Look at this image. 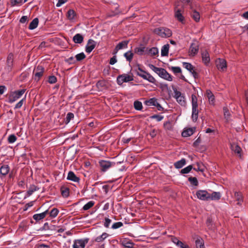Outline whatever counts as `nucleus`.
<instances>
[{"label": "nucleus", "instance_id": "c756f323", "mask_svg": "<svg viewBox=\"0 0 248 248\" xmlns=\"http://www.w3.org/2000/svg\"><path fill=\"white\" fill-rule=\"evenodd\" d=\"M169 46V44H166L162 47L161 51V55L162 56H167L168 55Z\"/></svg>", "mask_w": 248, "mask_h": 248}, {"label": "nucleus", "instance_id": "de8ad7c7", "mask_svg": "<svg viewBox=\"0 0 248 248\" xmlns=\"http://www.w3.org/2000/svg\"><path fill=\"white\" fill-rule=\"evenodd\" d=\"M134 107L135 109L137 110H140L142 108V103L138 101H136L134 103Z\"/></svg>", "mask_w": 248, "mask_h": 248}, {"label": "nucleus", "instance_id": "5fc2aeb1", "mask_svg": "<svg viewBox=\"0 0 248 248\" xmlns=\"http://www.w3.org/2000/svg\"><path fill=\"white\" fill-rule=\"evenodd\" d=\"M123 226V223L122 222H117L113 223L111 226L113 229H118Z\"/></svg>", "mask_w": 248, "mask_h": 248}, {"label": "nucleus", "instance_id": "603ef678", "mask_svg": "<svg viewBox=\"0 0 248 248\" xmlns=\"http://www.w3.org/2000/svg\"><path fill=\"white\" fill-rule=\"evenodd\" d=\"M170 68L175 74L180 73L182 72L181 68L178 66H171Z\"/></svg>", "mask_w": 248, "mask_h": 248}, {"label": "nucleus", "instance_id": "052dcab7", "mask_svg": "<svg viewBox=\"0 0 248 248\" xmlns=\"http://www.w3.org/2000/svg\"><path fill=\"white\" fill-rule=\"evenodd\" d=\"M223 111H224V115L225 118L227 120H228L229 119L230 116V113L229 110L227 109V108L224 107L223 108Z\"/></svg>", "mask_w": 248, "mask_h": 248}, {"label": "nucleus", "instance_id": "f03ea898", "mask_svg": "<svg viewBox=\"0 0 248 248\" xmlns=\"http://www.w3.org/2000/svg\"><path fill=\"white\" fill-rule=\"evenodd\" d=\"M25 92V89L11 92L8 98V102L13 103L19 99Z\"/></svg>", "mask_w": 248, "mask_h": 248}, {"label": "nucleus", "instance_id": "338daca9", "mask_svg": "<svg viewBox=\"0 0 248 248\" xmlns=\"http://www.w3.org/2000/svg\"><path fill=\"white\" fill-rule=\"evenodd\" d=\"M62 194L64 197H67L69 196V189L66 188L62 191Z\"/></svg>", "mask_w": 248, "mask_h": 248}, {"label": "nucleus", "instance_id": "72a5a7b5", "mask_svg": "<svg viewBox=\"0 0 248 248\" xmlns=\"http://www.w3.org/2000/svg\"><path fill=\"white\" fill-rule=\"evenodd\" d=\"M183 66L185 68H186L190 73H192V72H193L194 67L190 63L186 62H183Z\"/></svg>", "mask_w": 248, "mask_h": 248}, {"label": "nucleus", "instance_id": "3c124183", "mask_svg": "<svg viewBox=\"0 0 248 248\" xmlns=\"http://www.w3.org/2000/svg\"><path fill=\"white\" fill-rule=\"evenodd\" d=\"M188 181L193 185L197 186L198 185V181L196 177H190L188 179Z\"/></svg>", "mask_w": 248, "mask_h": 248}, {"label": "nucleus", "instance_id": "ea45409f", "mask_svg": "<svg viewBox=\"0 0 248 248\" xmlns=\"http://www.w3.org/2000/svg\"><path fill=\"white\" fill-rule=\"evenodd\" d=\"M124 56L127 61L130 62L132 60L133 54L131 51H128L124 54Z\"/></svg>", "mask_w": 248, "mask_h": 248}, {"label": "nucleus", "instance_id": "4c0bfd02", "mask_svg": "<svg viewBox=\"0 0 248 248\" xmlns=\"http://www.w3.org/2000/svg\"><path fill=\"white\" fill-rule=\"evenodd\" d=\"M10 2L13 7L20 6L24 3L23 0H11Z\"/></svg>", "mask_w": 248, "mask_h": 248}, {"label": "nucleus", "instance_id": "f8f14e48", "mask_svg": "<svg viewBox=\"0 0 248 248\" xmlns=\"http://www.w3.org/2000/svg\"><path fill=\"white\" fill-rule=\"evenodd\" d=\"M96 42L92 39L88 40L85 47V51L87 53H90L95 48Z\"/></svg>", "mask_w": 248, "mask_h": 248}, {"label": "nucleus", "instance_id": "4468645a", "mask_svg": "<svg viewBox=\"0 0 248 248\" xmlns=\"http://www.w3.org/2000/svg\"><path fill=\"white\" fill-rule=\"evenodd\" d=\"M121 245L126 248H133L134 243L128 239H124L120 241Z\"/></svg>", "mask_w": 248, "mask_h": 248}, {"label": "nucleus", "instance_id": "37998d69", "mask_svg": "<svg viewBox=\"0 0 248 248\" xmlns=\"http://www.w3.org/2000/svg\"><path fill=\"white\" fill-rule=\"evenodd\" d=\"M232 150L235 153L240 154L241 151V148L237 145L233 144L231 146Z\"/></svg>", "mask_w": 248, "mask_h": 248}, {"label": "nucleus", "instance_id": "f257e3e1", "mask_svg": "<svg viewBox=\"0 0 248 248\" xmlns=\"http://www.w3.org/2000/svg\"><path fill=\"white\" fill-rule=\"evenodd\" d=\"M149 67L161 78L170 81L172 80V76L165 69L157 67L153 64H150Z\"/></svg>", "mask_w": 248, "mask_h": 248}, {"label": "nucleus", "instance_id": "393cba45", "mask_svg": "<svg viewBox=\"0 0 248 248\" xmlns=\"http://www.w3.org/2000/svg\"><path fill=\"white\" fill-rule=\"evenodd\" d=\"M221 193L219 192H213L212 194L209 193V200L214 201L218 200L221 197Z\"/></svg>", "mask_w": 248, "mask_h": 248}, {"label": "nucleus", "instance_id": "774afa93", "mask_svg": "<svg viewBox=\"0 0 248 248\" xmlns=\"http://www.w3.org/2000/svg\"><path fill=\"white\" fill-rule=\"evenodd\" d=\"M67 0H58V2L56 4V6L59 7L61 6L63 4L65 3Z\"/></svg>", "mask_w": 248, "mask_h": 248}, {"label": "nucleus", "instance_id": "864d4df0", "mask_svg": "<svg viewBox=\"0 0 248 248\" xmlns=\"http://www.w3.org/2000/svg\"><path fill=\"white\" fill-rule=\"evenodd\" d=\"M86 56L83 52L80 53L76 55L75 57L77 61H80L85 58Z\"/></svg>", "mask_w": 248, "mask_h": 248}, {"label": "nucleus", "instance_id": "8fccbe9b", "mask_svg": "<svg viewBox=\"0 0 248 248\" xmlns=\"http://www.w3.org/2000/svg\"><path fill=\"white\" fill-rule=\"evenodd\" d=\"M150 118L151 119H155L157 122H160L163 119L164 116L160 115H153L151 116Z\"/></svg>", "mask_w": 248, "mask_h": 248}, {"label": "nucleus", "instance_id": "412c9836", "mask_svg": "<svg viewBox=\"0 0 248 248\" xmlns=\"http://www.w3.org/2000/svg\"><path fill=\"white\" fill-rule=\"evenodd\" d=\"M109 236V235L107 232H103L102 234L94 238V241L98 243L102 242Z\"/></svg>", "mask_w": 248, "mask_h": 248}, {"label": "nucleus", "instance_id": "2f4dec72", "mask_svg": "<svg viewBox=\"0 0 248 248\" xmlns=\"http://www.w3.org/2000/svg\"><path fill=\"white\" fill-rule=\"evenodd\" d=\"M206 94L210 104H214L215 97L212 92L210 90H207L206 91Z\"/></svg>", "mask_w": 248, "mask_h": 248}, {"label": "nucleus", "instance_id": "6ab92c4d", "mask_svg": "<svg viewBox=\"0 0 248 248\" xmlns=\"http://www.w3.org/2000/svg\"><path fill=\"white\" fill-rule=\"evenodd\" d=\"M146 48L147 47L140 46L136 47L134 49V51L135 53L139 55H142L147 54Z\"/></svg>", "mask_w": 248, "mask_h": 248}, {"label": "nucleus", "instance_id": "423d86ee", "mask_svg": "<svg viewBox=\"0 0 248 248\" xmlns=\"http://www.w3.org/2000/svg\"><path fill=\"white\" fill-rule=\"evenodd\" d=\"M133 80V77L129 75L123 74L118 76L117 82L119 85H122L124 82H128Z\"/></svg>", "mask_w": 248, "mask_h": 248}, {"label": "nucleus", "instance_id": "69168bd1", "mask_svg": "<svg viewBox=\"0 0 248 248\" xmlns=\"http://www.w3.org/2000/svg\"><path fill=\"white\" fill-rule=\"evenodd\" d=\"M117 62L116 56H113L112 57H111L110 59L109 63L111 65H113L115 63H116Z\"/></svg>", "mask_w": 248, "mask_h": 248}, {"label": "nucleus", "instance_id": "473e14b6", "mask_svg": "<svg viewBox=\"0 0 248 248\" xmlns=\"http://www.w3.org/2000/svg\"><path fill=\"white\" fill-rule=\"evenodd\" d=\"M191 16L192 18L196 21L199 22L200 19V15L199 12L195 10H193L191 13Z\"/></svg>", "mask_w": 248, "mask_h": 248}, {"label": "nucleus", "instance_id": "20e7f679", "mask_svg": "<svg viewBox=\"0 0 248 248\" xmlns=\"http://www.w3.org/2000/svg\"><path fill=\"white\" fill-rule=\"evenodd\" d=\"M154 31L161 37H169L172 35L171 31L166 28H158L155 29Z\"/></svg>", "mask_w": 248, "mask_h": 248}, {"label": "nucleus", "instance_id": "39448f33", "mask_svg": "<svg viewBox=\"0 0 248 248\" xmlns=\"http://www.w3.org/2000/svg\"><path fill=\"white\" fill-rule=\"evenodd\" d=\"M89 239L84 238L74 241L73 248H85V245L89 242Z\"/></svg>", "mask_w": 248, "mask_h": 248}, {"label": "nucleus", "instance_id": "ddd939ff", "mask_svg": "<svg viewBox=\"0 0 248 248\" xmlns=\"http://www.w3.org/2000/svg\"><path fill=\"white\" fill-rule=\"evenodd\" d=\"M171 241L179 248H191L188 245L179 240L176 237H173Z\"/></svg>", "mask_w": 248, "mask_h": 248}, {"label": "nucleus", "instance_id": "79ce46f5", "mask_svg": "<svg viewBox=\"0 0 248 248\" xmlns=\"http://www.w3.org/2000/svg\"><path fill=\"white\" fill-rule=\"evenodd\" d=\"M44 218V214L42 213L34 214L33 216V218L36 221H40Z\"/></svg>", "mask_w": 248, "mask_h": 248}, {"label": "nucleus", "instance_id": "7ed1b4c3", "mask_svg": "<svg viewBox=\"0 0 248 248\" xmlns=\"http://www.w3.org/2000/svg\"><path fill=\"white\" fill-rule=\"evenodd\" d=\"M192 111L191 117L194 122L197 121L198 117L199 111L198 109L197 98L195 95H192Z\"/></svg>", "mask_w": 248, "mask_h": 248}, {"label": "nucleus", "instance_id": "9b49d317", "mask_svg": "<svg viewBox=\"0 0 248 248\" xmlns=\"http://www.w3.org/2000/svg\"><path fill=\"white\" fill-rule=\"evenodd\" d=\"M199 46L198 42H194L191 44L189 49L190 56H194L198 52Z\"/></svg>", "mask_w": 248, "mask_h": 248}, {"label": "nucleus", "instance_id": "7c9ffc66", "mask_svg": "<svg viewBox=\"0 0 248 248\" xmlns=\"http://www.w3.org/2000/svg\"><path fill=\"white\" fill-rule=\"evenodd\" d=\"M194 130L193 128H188L183 131L182 135L183 137H187L192 135L194 133Z\"/></svg>", "mask_w": 248, "mask_h": 248}, {"label": "nucleus", "instance_id": "f704fd0d", "mask_svg": "<svg viewBox=\"0 0 248 248\" xmlns=\"http://www.w3.org/2000/svg\"><path fill=\"white\" fill-rule=\"evenodd\" d=\"M158 102L156 98L153 97L150 99L149 100L145 101V104L147 106H155L157 104Z\"/></svg>", "mask_w": 248, "mask_h": 248}, {"label": "nucleus", "instance_id": "e2e57ef3", "mask_svg": "<svg viewBox=\"0 0 248 248\" xmlns=\"http://www.w3.org/2000/svg\"><path fill=\"white\" fill-rule=\"evenodd\" d=\"M36 188L35 186H33L32 187L29 188V189L27 191V193L29 196L31 195L34 192L36 191Z\"/></svg>", "mask_w": 248, "mask_h": 248}, {"label": "nucleus", "instance_id": "5701e85b", "mask_svg": "<svg viewBox=\"0 0 248 248\" xmlns=\"http://www.w3.org/2000/svg\"><path fill=\"white\" fill-rule=\"evenodd\" d=\"M175 17L181 22H183L184 21V17L183 16L182 11L180 9H176L175 10Z\"/></svg>", "mask_w": 248, "mask_h": 248}, {"label": "nucleus", "instance_id": "a211bd4d", "mask_svg": "<svg viewBox=\"0 0 248 248\" xmlns=\"http://www.w3.org/2000/svg\"><path fill=\"white\" fill-rule=\"evenodd\" d=\"M140 77L152 83H155V78L147 72H145L144 75H140Z\"/></svg>", "mask_w": 248, "mask_h": 248}, {"label": "nucleus", "instance_id": "6e6552de", "mask_svg": "<svg viewBox=\"0 0 248 248\" xmlns=\"http://www.w3.org/2000/svg\"><path fill=\"white\" fill-rule=\"evenodd\" d=\"M217 68L221 72H224L227 68V62L225 60L218 58L216 62Z\"/></svg>", "mask_w": 248, "mask_h": 248}, {"label": "nucleus", "instance_id": "13d9d810", "mask_svg": "<svg viewBox=\"0 0 248 248\" xmlns=\"http://www.w3.org/2000/svg\"><path fill=\"white\" fill-rule=\"evenodd\" d=\"M111 222V220L108 218L106 217L104 219V226L106 228H108Z\"/></svg>", "mask_w": 248, "mask_h": 248}, {"label": "nucleus", "instance_id": "dca6fc26", "mask_svg": "<svg viewBox=\"0 0 248 248\" xmlns=\"http://www.w3.org/2000/svg\"><path fill=\"white\" fill-rule=\"evenodd\" d=\"M67 179L77 183H79L80 181L79 177H78L72 171H70L68 173Z\"/></svg>", "mask_w": 248, "mask_h": 248}, {"label": "nucleus", "instance_id": "2eb2a0df", "mask_svg": "<svg viewBox=\"0 0 248 248\" xmlns=\"http://www.w3.org/2000/svg\"><path fill=\"white\" fill-rule=\"evenodd\" d=\"M44 68L42 66H38L36 68L37 72L34 76V79L36 81H39L40 78L43 76L44 72Z\"/></svg>", "mask_w": 248, "mask_h": 248}, {"label": "nucleus", "instance_id": "cd10ccee", "mask_svg": "<svg viewBox=\"0 0 248 248\" xmlns=\"http://www.w3.org/2000/svg\"><path fill=\"white\" fill-rule=\"evenodd\" d=\"M147 54L151 56H155L158 53V49L157 47H153L151 48L147 47Z\"/></svg>", "mask_w": 248, "mask_h": 248}, {"label": "nucleus", "instance_id": "c9c22d12", "mask_svg": "<svg viewBox=\"0 0 248 248\" xmlns=\"http://www.w3.org/2000/svg\"><path fill=\"white\" fill-rule=\"evenodd\" d=\"M76 16V14L73 9H70L68 11L67 13V17L69 20H73L75 19Z\"/></svg>", "mask_w": 248, "mask_h": 248}, {"label": "nucleus", "instance_id": "b1692460", "mask_svg": "<svg viewBox=\"0 0 248 248\" xmlns=\"http://www.w3.org/2000/svg\"><path fill=\"white\" fill-rule=\"evenodd\" d=\"M73 41L77 44H81L83 41V36L80 33L76 34L73 38Z\"/></svg>", "mask_w": 248, "mask_h": 248}, {"label": "nucleus", "instance_id": "58836bf2", "mask_svg": "<svg viewBox=\"0 0 248 248\" xmlns=\"http://www.w3.org/2000/svg\"><path fill=\"white\" fill-rule=\"evenodd\" d=\"M74 118V115L72 112H68L65 118L64 121L66 124H68L70 121Z\"/></svg>", "mask_w": 248, "mask_h": 248}, {"label": "nucleus", "instance_id": "6e6d98bb", "mask_svg": "<svg viewBox=\"0 0 248 248\" xmlns=\"http://www.w3.org/2000/svg\"><path fill=\"white\" fill-rule=\"evenodd\" d=\"M57 81V78L55 76H50L48 77V82L50 84L55 83Z\"/></svg>", "mask_w": 248, "mask_h": 248}, {"label": "nucleus", "instance_id": "1a4fd4ad", "mask_svg": "<svg viewBox=\"0 0 248 248\" xmlns=\"http://www.w3.org/2000/svg\"><path fill=\"white\" fill-rule=\"evenodd\" d=\"M197 198L202 201H208L209 198V193L206 190H199L197 191Z\"/></svg>", "mask_w": 248, "mask_h": 248}, {"label": "nucleus", "instance_id": "4d7b16f0", "mask_svg": "<svg viewBox=\"0 0 248 248\" xmlns=\"http://www.w3.org/2000/svg\"><path fill=\"white\" fill-rule=\"evenodd\" d=\"M164 127L167 130H170L172 128L171 123L168 121L164 123Z\"/></svg>", "mask_w": 248, "mask_h": 248}, {"label": "nucleus", "instance_id": "0e129e2a", "mask_svg": "<svg viewBox=\"0 0 248 248\" xmlns=\"http://www.w3.org/2000/svg\"><path fill=\"white\" fill-rule=\"evenodd\" d=\"M159 87L162 90H168L169 89L168 84L165 83H160L159 85Z\"/></svg>", "mask_w": 248, "mask_h": 248}, {"label": "nucleus", "instance_id": "09e8293b", "mask_svg": "<svg viewBox=\"0 0 248 248\" xmlns=\"http://www.w3.org/2000/svg\"><path fill=\"white\" fill-rule=\"evenodd\" d=\"M26 101V96L20 100L15 105L14 109H18L21 108L23 103Z\"/></svg>", "mask_w": 248, "mask_h": 248}, {"label": "nucleus", "instance_id": "bb28decb", "mask_svg": "<svg viewBox=\"0 0 248 248\" xmlns=\"http://www.w3.org/2000/svg\"><path fill=\"white\" fill-rule=\"evenodd\" d=\"M186 164V160L185 158H182L181 160L177 161L174 164V166L176 169H181Z\"/></svg>", "mask_w": 248, "mask_h": 248}, {"label": "nucleus", "instance_id": "c03bdc74", "mask_svg": "<svg viewBox=\"0 0 248 248\" xmlns=\"http://www.w3.org/2000/svg\"><path fill=\"white\" fill-rule=\"evenodd\" d=\"M16 140L17 138L14 134L10 135L7 139L8 143L10 144L14 143Z\"/></svg>", "mask_w": 248, "mask_h": 248}, {"label": "nucleus", "instance_id": "a878e982", "mask_svg": "<svg viewBox=\"0 0 248 248\" xmlns=\"http://www.w3.org/2000/svg\"><path fill=\"white\" fill-rule=\"evenodd\" d=\"M9 167L8 165H3L0 168V173L1 175L5 176L9 172Z\"/></svg>", "mask_w": 248, "mask_h": 248}, {"label": "nucleus", "instance_id": "4be33fe9", "mask_svg": "<svg viewBox=\"0 0 248 248\" xmlns=\"http://www.w3.org/2000/svg\"><path fill=\"white\" fill-rule=\"evenodd\" d=\"M234 197L237 201V204L240 205H241L243 202L242 194L240 192L235 191L234 192Z\"/></svg>", "mask_w": 248, "mask_h": 248}, {"label": "nucleus", "instance_id": "680f3d73", "mask_svg": "<svg viewBox=\"0 0 248 248\" xmlns=\"http://www.w3.org/2000/svg\"><path fill=\"white\" fill-rule=\"evenodd\" d=\"M35 248H50L49 245L39 243L35 246Z\"/></svg>", "mask_w": 248, "mask_h": 248}, {"label": "nucleus", "instance_id": "49530a36", "mask_svg": "<svg viewBox=\"0 0 248 248\" xmlns=\"http://www.w3.org/2000/svg\"><path fill=\"white\" fill-rule=\"evenodd\" d=\"M193 167L192 165H189L183 169L181 170V173L182 174H187L192 169Z\"/></svg>", "mask_w": 248, "mask_h": 248}, {"label": "nucleus", "instance_id": "0eeeda50", "mask_svg": "<svg viewBox=\"0 0 248 248\" xmlns=\"http://www.w3.org/2000/svg\"><path fill=\"white\" fill-rule=\"evenodd\" d=\"M174 97L176 99L177 102L181 106H185L186 104V101L185 96L182 93L177 91L176 89H173Z\"/></svg>", "mask_w": 248, "mask_h": 248}, {"label": "nucleus", "instance_id": "aec40b11", "mask_svg": "<svg viewBox=\"0 0 248 248\" xmlns=\"http://www.w3.org/2000/svg\"><path fill=\"white\" fill-rule=\"evenodd\" d=\"M202 62L205 65H208L210 61V56L207 51H204L202 53Z\"/></svg>", "mask_w": 248, "mask_h": 248}, {"label": "nucleus", "instance_id": "e433bc0d", "mask_svg": "<svg viewBox=\"0 0 248 248\" xmlns=\"http://www.w3.org/2000/svg\"><path fill=\"white\" fill-rule=\"evenodd\" d=\"M197 248H205L203 240L201 238H197L195 241Z\"/></svg>", "mask_w": 248, "mask_h": 248}, {"label": "nucleus", "instance_id": "bf43d9fd", "mask_svg": "<svg viewBox=\"0 0 248 248\" xmlns=\"http://www.w3.org/2000/svg\"><path fill=\"white\" fill-rule=\"evenodd\" d=\"M136 74L140 77V75H144L146 71L142 70L140 67H138V68L135 70Z\"/></svg>", "mask_w": 248, "mask_h": 248}, {"label": "nucleus", "instance_id": "9d476101", "mask_svg": "<svg viewBox=\"0 0 248 248\" xmlns=\"http://www.w3.org/2000/svg\"><path fill=\"white\" fill-rule=\"evenodd\" d=\"M99 165L101 167V170L103 171H106L111 166H114L115 163L109 161L101 160L99 161Z\"/></svg>", "mask_w": 248, "mask_h": 248}, {"label": "nucleus", "instance_id": "a19ab883", "mask_svg": "<svg viewBox=\"0 0 248 248\" xmlns=\"http://www.w3.org/2000/svg\"><path fill=\"white\" fill-rule=\"evenodd\" d=\"M59 212V211L57 208H53L49 213V216L52 218H55L57 216Z\"/></svg>", "mask_w": 248, "mask_h": 248}, {"label": "nucleus", "instance_id": "f3484780", "mask_svg": "<svg viewBox=\"0 0 248 248\" xmlns=\"http://www.w3.org/2000/svg\"><path fill=\"white\" fill-rule=\"evenodd\" d=\"M129 43L128 40H124L121 42H120L115 47L114 50L115 51V53L117 52L119 50L125 48L127 47V45Z\"/></svg>", "mask_w": 248, "mask_h": 248}, {"label": "nucleus", "instance_id": "a18cd8bd", "mask_svg": "<svg viewBox=\"0 0 248 248\" xmlns=\"http://www.w3.org/2000/svg\"><path fill=\"white\" fill-rule=\"evenodd\" d=\"M94 202L93 201H89L83 206V209L85 211L91 208L94 205Z\"/></svg>", "mask_w": 248, "mask_h": 248}, {"label": "nucleus", "instance_id": "c85d7f7f", "mask_svg": "<svg viewBox=\"0 0 248 248\" xmlns=\"http://www.w3.org/2000/svg\"><path fill=\"white\" fill-rule=\"evenodd\" d=\"M39 20L37 18H34L32 21L30 23L29 26V29L31 30H32L36 28L38 26Z\"/></svg>", "mask_w": 248, "mask_h": 248}]
</instances>
